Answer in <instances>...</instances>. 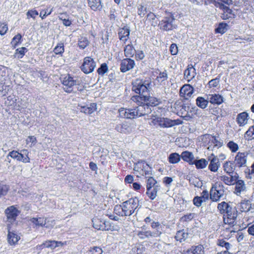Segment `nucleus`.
Wrapping results in <instances>:
<instances>
[{
    "instance_id": "nucleus-1",
    "label": "nucleus",
    "mask_w": 254,
    "mask_h": 254,
    "mask_svg": "<svg viewBox=\"0 0 254 254\" xmlns=\"http://www.w3.org/2000/svg\"><path fill=\"white\" fill-rule=\"evenodd\" d=\"M217 208L221 213L224 214V222L225 224L235 225L237 217V212L235 207L230 206L223 201L218 204Z\"/></svg>"
},
{
    "instance_id": "nucleus-2",
    "label": "nucleus",
    "mask_w": 254,
    "mask_h": 254,
    "mask_svg": "<svg viewBox=\"0 0 254 254\" xmlns=\"http://www.w3.org/2000/svg\"><path fill=\"white\" fill-rule=\"evenodd\" d=\"M132 90L136 93L142 95L147 94L151 89V80L150 79L143 80L136 79L132 82Z\"/></svg>"
},
{
    "instance_id": "nucleus-3",
    "label": "nucleus",
    "mask_w": 254,
    "mask_h": 254,
    "mask_svg": "<svg viewBox=\"0 0 254 254\" xmlns=\"http://www.w3.org/2000/svg\"><path fill=\"white\" fill-rule=\"evenodd\" d=\"M153 125L158 124L161 127H171L176 125L183 124V122L180 120H171L167 118H157L153 120Z\"/></svg>"
},
{
    "instance_id": "nucleus-4",
    "label": "nucleus",
    "mask_w": 254,
    "mask_h": 254,
    "mask_svg": "<svg viewBox=\"0 0 254 254\" xmlns=\"http://www.w3.org/2000/svg\"><path fill=\"white\" fill-rule=\"evenodd\" d=\"M224 186L220 184L213 185L210 191V198L213 201H217L224 194Z\"/></svg>"
},
{
    "instance_id": "nucleus-5",
    "label": "nucleus",
    "mask_w": 254,
    "mask_h": 254,
    "mask_svg": "<svg viewBox=\"0 0 254 254\" xmlns=\"http://www.w3.org/2000/svg\"><path fill=\"white\" fill-rule=\"evenodd\" d=\"M175 20V18L172 16L165 17L159 22L158 26L161 30L164 31L172 30L177 27Z\"/></svg>"
},
{
    "instance_id": "nucleus-6",
    "label": "nucleus",
    "mask_w": 254,
    "mask_h": 254,
    "mask_svg": "<svg viewBox=\"0 0 254 254\" xmlns=\"http://www.w3.org/2000/svg\"><path fill=\"white\" fill-rule=\"evenodd\" d=\"M61 81L63 85L64 90L67 93H71L73 91V87L77 82L69 74L62 77Z\"/></svg>"
},
{
    "instance_id": "nucleus-7",
    "label": "nucleus",
    "mask_w": 254,
    "mask_h": 254,
    "mask_svg": "<svg viewBox=\"0 0 254 254\" xmlns=\"http://www.w3.org/2000/svg\"><path fill=\"white\" fill-rule=\"evenodd\" d=\"M95 67L96 64L93 59L90 57H87L84 59L83 64L81 66V69L84 73L88 74L92 72Z\"/></svg>"
},
{
    "instance_id": "nucleus-8",
    "label": "nucleus",
    "mask_w": 254,
    "mask_h": 254,
    "mask_svg": "<svg viewBox=\"0 0 254 254\" xmlns=\"http://www.w3.org/2000/svg\"><path fill=\"white\" fill-rule=\"evenodd\" d=\"M93 226L97 230L102 231L115 230L116 229L112 227L108 222L102 221L98 218H93L92 219Z\"/></svg>"
},
{
    "instance_id": "nucleus-9",
    "label": "nucleus",
    "mask_w": 254,
    "mask_h": 254,
    "mask_svg": "<svg viewBox=\"0 0 254 254\" xmlns=\"http://www.w3.org/2000/svg\"><path fill=\"white\" fill-rule=\"evenodd\" d=\"M216 6L223 10V13H222L221 16L223 19H234L235 17V14L233 13L232 10L228 6L224 5L222 2H218Z\"/></svg>"
},
{
    "instance_id": "nucleus-10",
    "label": "nucleus",
    "mask_w": 254,
    "mask_h": 254,
    "mask_svg": "<svg viewBox=\"0 0 254 254\" xmlns=\"http://www.w3.org/2000/svg\"><path fill=\"white\" fill-rule=\"evenodd\" d=\"M248 155L247 152H238L235 158V166L239 168L246 166Z\"/></svg>"
},
{
    "instance_id": "nucleus-11",
    "label": "nucleus",
    "mask_w": 254,
    "mask_h": 254,
    "mask_svg": "<svg viewBox=\"0 0 254 254\" xmlns=\"http://www.w3.org/2000/svg\"><path fill=\"white\" fill-rule=\"evenodd\" d=\"M182 254H205V248L201 244L193 245L184 251Z\"/></svg>"
},
{
    "instance_id": "nucleus-12",
    "label": "nucleus",
    "mask_w": 254,
    "mask_h": 254,
    "mask_svg": "<svg viewBox=\"0 0 254 254\" xmlns=\"http://www.w3.org/2000/svg\"><path fill=\"white\" fill-rule=\"evenodd\" d=\"M77 109L82 113L90 115L94 112L97 109V105L95 103H90L88 105L79 104Z\"/></svg>"
},
{
    "instance_id": "nucleus-13",
    "label": "nucleus",
    "mask_w": 254,
    "mask_h": 254,
    "mask_svg": "<svg viewBox=\"0 0 254 254\" xmlns=\"http://www.w3.org/2000/svg\"><path fill=\"white\" fill-rule=\"evenodd\" d=\"M235 188L234 192L238 196H241L242 193H245L247 190V187L245 182L242 180L236 181L235 183Z\"/></svg>"
},
{
    "instance_id": "nucleus-14",
    "label": "nucleus",
    "mask_w": 254,
    "mask_h": 254,
    "mask_svg": "<svg viewBox=\"0 0 254 254\" xmlns=\"http://www.w3.org/2000/svg\"><path fill=\"white\" fill-rule=\"evenodd\" d=\"M133 169L135 171H141L142 175L144 173L146 176L151 174V168L145 162H138L135 164Z\"/></svg>"
},
{
    "instance_id": "nucleus-15",
    "label": "nucleus",
    "mask_w": 254,
    "mask_h": 254,
    "mask_svg": "<svg viewBox=\"0 0 254 254\" xmlns=\"http://www.w3.org/2000/svg\"><path fill=\"white\" fill-rule=\"evenodd\" d=\"M193 93V88L190 84H185L183 85L180 91L181 96L184 97L186 99L190 97Z\"/></svg>"
},
{
    "instance_id": "nucleus-16",
    "label": "nucleus",
    "mask_w": 254,
    "mask_h": 254,
    "mask_svg": "<svg viewBox=\"0 0 254 254\" xmlns=\"http://www.w3.org/2000/svg\"><path fill=\"white\" fill-rule=\"evenodd\" d=\"M137 114L139 117L148 115L151 113V109L147 104H143L136 107Z\"/></svg>"
},
{
    "instance_id": "nucleus-17",
    "label": "nucleus",
    "mask_w": 254,
    "mask_h": 254,
    "mask_svg": "<svg viewBox=\"0 0 254 254\" xmlns=\"http://www.w3.org/2000/svg\"><path fill=\"white\" fill-rule=\"evenodd\" d=\"M238 178L239 176L236 174L234 176L231 175L230 176L223 175L220 177V179L226 185L231 186L235 184L236 181L238 179Z\"/></svg>"
},
{
    "instance_id": "nucleus-18",
    "label": "nucleus",
    "mask_w": 254,
    "mask_h": 254,
    "mask_svg": "<svg viewBox=\"0 0 254 254\" xmlns=\"http://www.w3.org/2000/svg\"><path fill=\"white\" fill-rule=\"evenodd\" d=\"M249 117L247 113L242 112L238 114L236 121L240 127H243L247 124Z\"/></svg>"
},
{
    "instance_id": "nucleus-19",
    "label": "nucleus",
    "mask_w": 254,
    "mask_h": 254,
    "mask_svg": "<svg viewBox=\"0 0 254 254\" xmlns=\"http://www.w3.org/2000/svg\"><path fill=\"white\" fill-rule=\"evenodd\" d=\"M18 212V210L14 206H11L5 210L7 218L10 221L15 219Z\"/></svg>"
},
{
    "instance_id": "nucleus-20",
    "label": "nucleus",
    "mask_w": 254,
    "mask_h": 254,
    "mask_svg": "<svg viewBox=\"0 0 254 254\" xmlns=\"http://www.w3.org/2000/svg\"><path fill=\"white\" fill-rule=\"evenodd\" d=\"M207 100L212 104L219 105L223 101L222 96L217 94H209L207 95Z\"/></svg>"
},
{
    "instance_id": "nucleus-21",
    "label": "nucleus",
    "mask_w": 254,
    "mask_h": 254,
    "mask_svg": "<svg viewBox=\"0 0 254 254\" xmlns=\"http://www.w3.org/2000/svg\"><path fill=\"white\" fill-rule=\"evenodd\" d=\"M220 166L219 159L216 157H214L210 159V164L208 166V169L213 172L218 171Z\"/></svg>"
},
{
    "instance_id": "nucleus-22",
    "label": "nucleus",
    "mask_w": 254,
    "mask_h": 254,
    "mask_svg": "<svg viewBox=\"0 0 254 254\" xmlns=\"http://www.w3.org/2000/svg\"><path fill=\"white\" fill-rule=\"evenodd\" d=\"M20 237L14 232L9 231L7 235V241L10 245H15L20 240Z\"/></svg>"
},
{
    "instance_id": "nucleus-23",
    "label": "nucleus",
    "mask_w": 254,
    "mask_h": 254,
    "mask_svg": "<svg viewBox=\"0 0 254 254\" xmlns=\"http://www.w3.org/2000/svg\"><path fill=\"white\" fill-rule=\"evenodd\" d=\"M195 75V69L193 66L189 67L185 70L184 76L188 82L192 80Z\"/></svg>"
},
{
    "instance_id": "nucleus-24",
    "label": "nucleus",
    "mask_w": 254,
    "mask_h": 254,
    "mask_svg": "<svg viewBox=\"0 0 254 254\" xmlns=\"http://www.w3.org/2000/svg\"><path fill=\"white\" fill-rule=\"evenodd\" d=\"M29 221L36 227H44L46 223L45 217H33L30 219Z\"/></svg>"
},
{
    "instance_id": "nucleus-25",
    "label": "nucleus",
    "mask_w": 254,
    "mask_h": 254,
    "mask_svg": "<svg viewBox=\"0 0 254 254\" xmlns=\"http://www.w3.org/2000/svg\"><path fill=\"white\" fill-rule=\"evenodd\" d=\"M181 157L184 161L188 162L190 164H192L193 162L194 156L191 152L184 151L182 153Z\"/></svg>"
},
{
    "instance_id": "nucleus-26",
    "label": "nucleus",
    "mask_w": 254,
    "mask_h": 254,
    "mask_svg": "<svg viewBox=\"0 0 254 254\" xmlns=\"http://www.w3.org/2000/svg\"><path fill=\"white\" fill-rule=\"evenodd\" d=\"M224 171L227 174H232L235 170V166L231 161H226L223 166Z\"/></svg>"
},
{
    "instance_id": "nucleus-27",
    "label": "nucleus",
    "mask_w": 254,
    "mask_h": 254,
    "mask_svg": "<svg viewBox=\"0 0 254 254\" xmlns=\"http://www.w3.org/2000/svg\"><path fill=\"white\" fill-rule=\"evenodd\" d=\"M192 164H194L197 169H202L206 168L208 165V161L206 159L202 158L194 160Z\"/></svg>"
},
{
    "instance_id": "nucleus-28",
    "label": "nucleus",
    "mask_w": 254,
    "mask_h": 254,
    "mask_svg": "<svg viewBox=\"0 0 254 254\" xmlns=\"http://www.w3.org/2000/svg\"><path fill=\"white\" fill-rule=\"evenodd\" d=\"M148 94H145L143 96V97L144 98V100L146 101H147V104H149L151 106H156L160 102V100L157 99L156 97L148 96Z\"/></svg>"
},
{
    "instance_id": "nucleus-29",
    "label": "nucleus",
    "mask_w": 254,
    "mask_h": 254,
    "mask_svg": "<svg viewBox=\"0 0 254 254\" xmlns=\"http://www.w3.org/2000/svg\"><path fill=\"white\" fill-rule=\"evenodd\" d=\"M29 151L27 149H23L20 152L19 161L23 163H29L30 159L29 157Z\"/></svg>"
},
{
    "instance_id": "nucleus-30",
    "label": "nucleus",
    "mask_w": 254,
    "mask_h": 254,
    "mask_svg": "<svg viewBox=\"0 0 254 254\" xmlns=\"http://www.w3.org/2000/svg\"><path fill=\"white\" fill-rule=\"evenodd\" d=\"M188 236V233L186 232L184 230H183L177 232L175 236V238L177 241L182 242L187 239Z\"/></svg>"
},
{
    "instance_id": "nucleus-31",
    "label": "nucleus",
    "mask_w": 254,
    "mask_h": 254,
    "mask_svg": "<svg viewBox=\"0 0 254 254\" xmlns=\"http://www.w3.org/2000/svg\"><path fill=\"white\" fill-rule=\"evenodd\" d=\"M88 5L93 10H96L101 8L100 0H88Z\"/></svg>"
},
{
    "instance_id": "nucleus-32",
    "label": "nucleus",
    "mask_w": 254,
    "mask_h": 254,
    "mask_svg": "<svg viewBox=\"0 0 254 254\" xmlns=\"http://www.w3.org/2000/svg\"><path fill=\"white\" fill-rule=\"evenodd\" d=\"M209 100L202 97H198L196 99V105L201 109H205L208 105Z\"/></svg>"
},
{
    "instance_id": "nucleus-33",
    "label": "nucleus",
    "mask_w": 254,
    "mask_h": 254,
    "mask_svg": "<svg viewBox=\"0 0 254 254\" xmlns=\"http://www.w3.org/2000/svg\"><path fill=\"white\" fill-rule=\"evenodd\" d=\"M181 156L177 153H172L170 154L168 160L170 163L176 164L180 161Z\"/></svg>"
},
{
    "instance_id": "nucleus-34",
    "label": "nucleus",
    "mask_w": 254,
    "mask_h": 254,
    "mask_svg": "<svg viewBox=\"0 0 254 254\" xmlns=\"http://www.w3.org/2000/svg\"><path fill=\"white\" fill-rule=\"evenodd\" d=\"M228 29V25L224 22L219 24L218 27L215 29V32L218 33L223 34Z\"/></svg>"
},
{
    "instance_id": "nucleus-35",
    "label": "nucleus",
    "mask_w": 254,
    "mask_h": 254,
    "mask_svg": "<svg viewBox=\"0 0 254 254\" xmlns=\"http://www.w3.org/2000/svg\"><path fill=\"white\" fill-rule=\"evenodd\" d=\"M162 234V232L161 230L157 229L155 232H151L150 231H147L144 232V236L146 237H157L159 236Z\"/></svg>"
},
{
    "instance_id": "nucleus-36",
    "label": "nucleus",
    "mask_w": 254,
    "mask_h": 254,
    "mask_svg": "<svg viewBox=\"0 0 254 254\" xmlns=\"http://www.w3.org/2000/svg\"><path fill=\"white\" fill-rule=\"evenodd\" d=\"M39 13L37 10L35 9H29L26 12L27 19L32 18L33 20H35L36 16L38 15Z\"/></svg>"
},
{
    "instance_id": "nucleus-37",
    "label": "nucleus",
    "mask_w": 254,
    "mask_h": 254,
    "mask_svg": "<svg viewBox=\"0 0 254 254\" xmlns=\"http://www.w3.org/2000/svg\"><path fill=\"white\" fill-rule=\"evenodd\" d=\"M89 44V41L87 38L81 37L78 41V46L81 49H84Z\"/></svg>"
},
{
    "instance_id": "nucleus-38",
    "label": "nucleus",
    "mask_w": 254,
    "mask_h": 254,
    "mask_svg": "<svg viewBox=\"0 0 254 254\" xmlns=\"http://www.w3.org/2000/svg\"><path fill=\"white\" fill-rule=\"evenodd\" d=\"M244 137L248 140L254 138V125L250 127L246 131Z\"/></svg>"
},
{
    "instance_id": "nucleus-39",
    "label": "nucleus",
    "mask_w": 254,
    "mask_h": 254,
    "mask_svg": "<svg viewBox=\"0 0 254 254\" xmlns=\"http://www.w3.org/2000/svg\"><path fill=\"white\" fill-rule=\"evenodd\" d=\"M28 51V50L25 47H21L17 49L15 52V57L18 59L22 58L25 53Z\"/></svg>"
},
{
    "instance_id": "nucleus-40",
    "label": "nucleus",
    "mask_w": 254,
    "mask_h": 254,
    "mask_svg": "<svg viewBox=\"0 0 254 254\" xmlns=\"http://www.w3.org/2000/svg\"><path fill=\"white\" fill-rule=\"evenodd\" d=\"M157 190L156 187L153 189L147 190L146 194L152 200L155 199L157 196Z\"/></svg>"
},
{
    "instance_id": "nucleus-41",
    "label": "nucleus",
    "mask_w": 254,
    "mask_h": 254,
    "mask_svg": "<svg viewBox=\"0 0 254 254\" xmlns=\"http://www.w3.org/2000/svg\"><path fill=\"white\" fill-rule=\"evenodd\" d=\"M148 178L146 182V189L150 190L157 183V181L152 177H147Z\"/></svg>"
},
{
    "instance_id": "nucleus-42",
    "label": "nucleus",
    "mask_w": 254,
    "mask_h": 254,
    "mask_svg": "<svg viewBox=\"0 0 254 254\" xmlns=\"http://www.w3.org/2000/svg\"><path fill=\"white\" fill-rule=\"evenodd\" d=\"M26 143L30 147L34 146L37 143V139L34 136H29L26 139Z\"/></svg>"
},
{
    "instance_id": "nucleus-43",
    "label": "nucleus",
    "mask_w": 254,
    "mask_h": 254,
    "mask_svg": "<svg viewBox=\"0 0 254 254\" xmlns=\"http://www.w3.org/2000/svg\"><path fill=\"white\" fill-rule=\"evenodd\" d=\"M128 202L130 207L133 209H136L139 205V200L136 197L131 198L128 200Z\"/></svg>"
},
{
    "instance_id": "nucleus-44",
    "label": "nucleus",
    "mask_w": 254,
    "mask_h": 254,
    "mask_svg": "<svg viewBox=\"0 0 254 254\" xmlns=\"http://www.w3.org/2000/svg\"><path fill=\"white\" fill-rule=\"evenodd\" d=\"M8 187L4 184L3 183H0V197L2 196L5 195L8 190Z\"/></svg>"
},
{
    "instance_id": "nucleus-45",
    "label": "nucleus",
    "mask_w": 254,
    "mask_h": 254,
    "mask_svg": "<svg viewBox=\"0 0 254 254\" xmlns=\"http://www.w3.org/2000/svg\"><path fill=\"white\" fill-rule=\"evenodd\" d=\"M147 19L151 21V24L152 26H155L157 24V21L156 20L155 15L152 12L148 13L147 15Z\"/></svg>"
},
{
    "instance_id": "nucleus-46",
    "label": "nucleus",
    "mask_w": 254,
    "mask_h": 254,
    "mask_svg": "<svg viewBox=\"0 0 254 254\" xmlns=\"http://www.w3.org/2000/svg\"><path fill=\"white\" fill-rule=\"evenodd\" d=\"M168 78V75L166 71H164L163 72H160L159 75L157 76L156 78V80L159 82H162L165 80H166Z\"/></svg>"
},
{
    "instance_id": "nucleus-47",
    "label": "nucleus",
    "mask_w": 254,
    "mask_h": 254,
    "mask_svg": "<svg viewBox=\"0 0 254 254\" xmlns=\"http://www.w3.org/2000/svg\"><path fill=\"white\" fill-rule=\"evenodd\" d=\"M227 147L232 152H236L239 149L238 145L233 141H230L227 143Z\"/></svg>"
},
{
    "instance_id": "nucleus-48",
    "label": "nucleus",
    "mask_w": 254,
    "mask_h": 254,
    "mask_svg": "<svg viewBox=\"0 0 254 254\" xmlns=\"http://www.w3.org/2000/svg\"><path fill=\"white\" fill-rule=\"evenodd\" d=\"M53 11V8H51L49 11L48 9H42L40 12L39 16L42 19H45L47 16L50 15Z\"/></svg>"
},
{
    "instance_id": "nucleus-49",
    "label": "nucleus",
    "mask_w": 254,
    "mask_h": 254,
    "mask_svg": "<svg viewBox=\"0 0 254 254\" xmlns=\"http://www.w3.org/2000/svg\"><path fill=\"white\" fill-rule=\"evenodd\" d=\"M108 70V67L106 64H103L98 69L97 72L99 74L103 75Z\"/></svg>"
},
{
    "instance_id": "nucleus-50",
    "label": "nucleus",
    "mask_w": 254,
    "mask_h": 254,
    "mask_svg": "<svg viewBox=\"0 0 254 254\" xmlns=\"http://www.w3.org/2000/svg\"><path fill=\"white\" fill-rule=\"evenodd\" d=\"M64 52V45L62 43L58 44L54 49L56 54H61Z\"/></svg>"
},
{
    "instance_id": "nucleus-51",
    "label": "nucleus",
    "mask_w": 254,
    "mask_h": 254,
    "mask_svg": "<svg viewBox=\"0 0 254 254\" xmlns=\"http://www.w3.org/2000/svg\"><path fill=\"white\" fill-rule=\"evenodd\" d=\"M21 39V35L19 34L16 35L12 39L11 42V45L14 47H15L20 42Z\"/></svg>"
},
{
    "instance_id": "nucleus-52",
    "label": "nucleus",
    "mask_w": 254,
    "mask_h": 254,
    "mask_svg": "<svg viewBox=\"0 0 254 254\" xmlns=\"http://www.w3.org/2000/svg\"><path fill=\"white\" fill-rule=\"evenodd\" d=\"M147 12L146 7L142 4H140L138 7V14L141 17L144 16Z\"/></svg>"
},
{
    "instance_id": "nucleus-53",
    "label": "nucleus",
    "mask_w": 254,
    "mask_h": 254,
    "mask_svg": "<svg viewBox=\"0 0 254 254\" xmlns=\"http://www.w3.org/2000/svg\"><path fill=\"white\" fill-rule=\"evenodd\" d=\"M217 244L220 247H224L226 250H228L231 246V245L229 243L226 242L223 240H219Z\"/></svg>"
},
{
    "instance_id": "nucleus-54",
    "label": "nucleus",
    "mask_w": 254,
    "mask_h": 254,
    "mask_svg": "<svg viewBox=\"0 0 254 254\" xmlns=\"http://www.w3.org/2000/svg\"><path fill=\"white\" fill-rule=\"evenodd\" d=\"M136 109L128 110V118L133 119L135 117H138V114L136 113Z\"/></svg>"
},
{
    "instance_id": "nucleus-55",
    "label": "nucleus",
    "mask_w": 254,
    "mask_h": 254,
    "mask_svg": "<svg viewBox=\"0 0 254 254\" xmlns=\"http://www.w3.org/2000/svg\"><path fill=\"white\" fill-rule=\"evenodd\" d=\"M8 30V27L5 23H0V34L4 35Z\"/></svg>"
},
{
    "instance_id": "nucleus-56",
    "label": "nucleus",
    "mask_w": 254,
    "mask_h": 254,
    "mask_svg": "<svg viewBox=\"0 0 254 254\" xmlns=\"http://www.w3.org/2000/svg\"><path fill=\"white\" fill-rule=\"evenodd\" d=\"M220 80L218 78L213 79L209 81L208 85L209 87H215L219 84Z\"/></svg>"
},
{
    "instance_id": "nucleus-57",
    "label": "nucleus",
    "mask_w": 254,
    "mask_h": 254,
    "mask_svg": "<svg viewBox=\"0 0 254 254\" xmlns=\"http://www.w3.org/2000/svg\"><path fill=\"white\" fill-rule=\"evenodd\" d=\"M20 153L16 151H12L10 152L8 154V156H10L11 158L13 159H16L17 161H19L20 159Z\"/></svg>"
},
{
    "instance_id": "nucleus-58",
    "label": "nucleus",
    "mask_w": 254,
    "mask_h": 254,
    "mask_svg": "<svg viewBox=\"0 0 254 254\" xmlns=\"http://www.w3.org/2000/svg\"><path fill=\"white\" fill-rule=\"evenodd\" d=\"M59 19L61 20L63 22V24L65 26H69L71 24V21L69 20V19H67L65 17H64L63 15H61L59 17Z\"/></svg>"
},
{
    "instance_id": "nucleus-59",
    "label": "nucleus",
    "mask_w": 254,
    "mask_h": 254,
    "mask_svg": "<svg viewBox=\"0 0 254 254\" xmlns=\"http://www.w3.org/2000/svg\"><path fill=\"white\" fill-rule=\"evenodd\" d=\"M45 221H46L45 225H44V227L46 228H51L55 225L54 221L53 220H51V219L46 218Z\"/></svg>"
},
{
    "instance_id": "nucleus-60",
    "label": "nucleus",
    "mask_w": 254,
    "mask_h": 254,
    "mask_svg": "<svg viewBox=\"0 0 254 254\" xmlns=\"http://www.w3.org/2000/svg\"><path fill=\"white\" fill-rule=\"evenodd\" d=\"M126 33V30L123 29L122 31L119 32V36L120 37V39L121 41L124 42V43H126V42L127 41V38L126 37L127 36V34L125 35V34Z\"/></svg>"
},
{
    "instance_id": "nucleus-61",
    "label": "nucleus",
    "mask_w": 254,
    "mask_h": 254,
    "mask_svg": "<svg viewBox=\"0 0 254 254\" xmlns=\"http://www.w3.org/2000/svg\"><path fill=\"white\" fill-rule=\"evenodd\" d=\"M121 71L125 72L127 71V59H124L121 63Z\"/></svg>"
},
{
    "instance_id": "nucleus-62",
    "label": "nucleus",
    "mask_w": 254,
    "mask_h": 254,
    "mask_svg": "<svg viewBox=\"0 0 254 254\" xmlns=\"http://www.w3.org/2000/svg\"><path fill=\"white\" fill-rule=\"evenodd\" d=\"M90 252L92 254H102L103 253L102 249L98 247H94L91 248Z\"/></svg>"
},
{
    "instance_id": "nucleus-63",
    "label": "nucleus",
    "mask_w": 254,
    "mask_h": 254,
    "mask_svg": "<svg viewBox=\"0 0 254 254\" xmlns=\"http://www.w3.org/2000/svg\"><path fill=\"white\" fill-rule=\"evenodd\" d=\"M46 247L50 248L52 249H54L57 247L56 244V241H49L45 242Z\"/></svg>"
},
{
    "instance_id": "nucleus-64",
    "label": "nucleus",
    "mask_w": 254,
    "mask_h": 254,
    "mask_svg": "<svg viewBox=\"0 0 254 254\" xmlns=\"http://www.w3.org/2000/svg\"><path fill=\"white\" fill-rule=\"evenodd\" d=\"M170 51L172 55H176L178 52V47L175 44H172L170 47Z\"/></svg>"
}]
</instances>
